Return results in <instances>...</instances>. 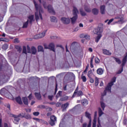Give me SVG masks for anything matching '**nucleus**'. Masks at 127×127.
Listing matches in <instances>:
<instances>
[{
  "label": "nucleus",
  "mask_w": 127,
  "mask_h": 127,
  "mask_svg": "<svg viewBox=\"0 0 127 127\" xmlns=\"http://www.w3.org/2000/svg\"><path fill=\"white\" fill-rule=\"evenodd\" d=\"M90 67L91 68H94V65H93L92 62H90Z\"/></svg>",
  "instance_id": "obj_58"
},
{
  "label": "nucleus",
  "mask_w": 127,
  "mask_h": 127,
  "mask_svg": "<svg viewBox=\"0 0 127 127\" xmlns=\"http://www.w3.org/2000/svg\"><path fill=\"white\" fill-rule=\"evenodd\" d=\"M94 58H95V56H93L91 58L90 62H92V63H93V60H94Z\"/></svg>",
  "instance_id": "obj_55"
},
{
  "label": "nucleus",
  "mask_w": 127,
  "mask_h": 127,
  "mask_svg": "<svg viewBox=\"0 0 127 127\" xmlns=\"http://www.w3.org/2000/svg\"><path fill=\"white\" fill-rule=\"evenodd\" d=\"M79 89V87L77 86L76 89L74 91V92L73 93V97H74V96H76V95L77 96H83V92H82V91L79 90L78 91V90Z\"/></svg>",
  "instance_id": "obj_8"
},
{
  "label": "nucleus",
  "mask_w": 127,
  "mask_h": 127,
  "mask_svg": "<svg viewBox=\"0 0 127 127\" xmlns=\"http://www.w3.org/2000/svg\"><path fill=\"white\" fill-rule=\"evenodd\" d=\"M39 109H45V106L43 105H40L38 106Z\"/></svg>",
  "instance_id": "obj_43"
},
{
  "label": "nucleus",
  "mask_w": 127,
  "mask_h": 127,
  "mask_svg": "<svg viewBox=\"0 0 127 127\" xmlns=\"http://www.w3.org/2000/svg\"><path fill=\"white\" fill-rule=\"evenodd\" d=\"M33 115H34V116H39V112H34L33 113Z\"/></svg>",
  "instance_id": "obj_46"
},
{
  "label": "nucleus",
  "mask_w": 127,
  "mask_h": 127,
  "mask_svg": "<svg viewBox=\"0 0 127 127\" xmlns=\"http://www.w3.org/2000/svg\"><path fill=\"white\" fill-rule=\"evenodd\" d=\"M98 111L99 117H102V115H104V112H103V111H102V109H101V108H99L98 109Z\"/></svg>",
  "instance_id": "obj_33"
},
{
  "label": "nucleus",
  "mask_w": 127,
  "mask_h": 127,
  "mask_svg": "<svg viewBox=\"0 0 127 127\" xmlns=\"http://www.w3.org/2000/svg\"><path fill=\"white\" fill-rule=\"evenodd\" d=\"M116 62H117V63H118V64H121V63H122V62L121 61V60H120V59L119 58H117L115 57H114Z\"/></svg>",
  "instance_id": "obj_36"
},
{
  "label": "nucleus",
  "mask_w": 127,
  "mask_h": 127,
  "mask_svg": "<svg viewBox=\"0 0 127 127\" xmlns=\"http://www.w3.org/2000/svg\"><path fill=\"white\" fill-rule=\"evenodd\" d=\"M35 95L36 98L38 99V100H41V95L40 94V93H35Z\"/></svg>",
  "instance_id": "obj_27"
},
{
  "label": "nucleus",
  "mask_w": 127,
  "mask_h": 127,
  "mask_svg": "<svg viewBox=\"0 0 127 127\" xmlns=\"http://www.w3.org/2000/svg\"><path fill=\"white\" fill-rule=\"evenodd\" d=\"M14 42L15 43H18L19 42V40H18V39H15Z\"/></svg>",
  "instance_id": "obj_54"
},
{
  "label": "nucleus",
  "mask_w": 127,
  "mask_h": 127,
  "mask_svg": "<svg viewBox=\"0 0 127 127\" xmlns=\"http://www.w3.org/2000/svg\"><path fill=\"white\" fill-rule=\"evenodd\" d=\"M22 101L24 105H28V99H27V97H23Z\"/></svg>",
  "instance_id": "obj_24"
},
{
  "label": "nucleus",
  "mask_w": 127,
  "mask_h": 127,
  "mask_svg": "<svg viewBox=\"0 0 127 127\" xmlns=\"http://www.w3.org/2000/svg\"><path fill=\"white\" fill-rule=\"evenodd\" d=\"M22 118H25V119H26L27 120H31V116L29 114L26 116L22 115Z\"/></svg>",
  "instance_id": "obj_29"
},
{
  "label": "nucleus",
  "mask_w": 127,
  "mask_h": 127,
  "mask_svg": "<svg viewBox=\"0 0 127 127\" xmlns=\"http://www.w3.org/2000/svg\"><path fill=\"white\" fill-rule=\"evenodd\" d=\"M51 121L50 122V124L52 126H54L55 125V122H56L57 118L55 116H52L50 117Z\"/></svg>",
  "instance_id": "obj_11"
},
{
  "label": "nucleus",
  "mask_w": 127,
  "mask_h": 127,
  "mask_svg": "<svg viewBox=\"0 0 127 127\" xmlns=\"http://www.w3.org/2000/svg\"><path fill=\"white\" fill-rule=\"evenodd\" d=\"M81 104L83 106H87L88 105V100L87 99H84L81 101Z\"/></svg>",
  "instance_id": "obj_31"
},
{
  "label": "nucleus",
  "mask_w": 127,
  "mask_h": 127,
  "mask_svg": "<svg viewBox=\"0 0 127 127\" xmlns=\"http://www.w3.org/2000/svg\"><path fill=\"white\" fill-rule=\"evenodd\" d=\"M51 114H52L51 112H49V113H48L47 114V116L48 117H49L50 116H51Z\"/></svg>",
  "instance_id": "obj_59"
},
{
  "label": "nucleus",
  "mask_w": 127,
  "mask_h": 127,
  "mask_svg": "<svg viewBox=\"0 0 127 127\" xmlns=\"http://www.w3.org/2000/svg\"><path fill=\"white\" fill-rule=\"evenodd\" d=\"M124 66H122V70H120L117 72V74H121L122 73V72H123V68Z\"/></svg>",
  "instance_id": "obj_53"
},
{
  "label": "nucleus",
  "mask_w": 127,
  "mask_h": 127,
  "mask_svg": "<svg viewBox=\"0 0 127 127\" xmlns=\"http://www.w3.org/2000/svg\"><path fill=\"white\" fill-rule=\"evenodd\" d=\"M116 79L117 78H116V77H113L112 79V81L108 83V85L105 88V90H104L103 94H102V96L103 97L107 95V91L109 93L111 92V90H112V86H113V85H114V83H115Z\"/></svg>",
  "instance_id": "obj_2"
},
{
  "label": "nucleus",
  "mask_w": 127,
  "mask_h": 127,
  "mask_svg": "<svg viewBox=\"0 0 127 127\" xmlns=\"http://www.w3.org/2000/svg\"><path fill=\"white\" fill-rule=\"evenodd\" d=\"M0 94L2 96H3V95H6L7 94H9V92L7 90V87H4L3 88H2L0 90Z\"/></svg>",
  "instance_id": "obj_10"
},
{
  "label": "nucleus",
  "mask_w": 127,
  "mask_h": 127,
  "mask_svg": "<svg viewBox=\"0 0 127 127\" xmlns=\"http://www.w3.org/2000/svg\"><path fill=\"white\" fill-rule=\"evenodd\" d=\"M15 101L19 105H22V101L21 100V98L20 96H18L15 98Z\"/></svg>",
  "instance_id": "obj_18"
},
{
  "label": "nucleus",
  "mask_w": 127,
  "mask_h": 127,
  "mask_svg": "<svg viewBox=\"0 0 127 127\" xmlns=\"http://www.w3.org/2000/svg\"><path fill=\"white\" fill-rule=\"evenodd\" d=\"M81 78L82 79L83 82H86L87 81V78L83 74H81Z\"/></svg>",
  "instance_id": "obj_35"
},
{
  "label": "nucleus",
  "mask_w": 127,
  "mask_h": 127,
  "mask_svg": "<svg viewBox=\"0 0 127 127\" xmlns=\"http://www.w3.org/2000/svg\"><path fill=\"white\" fill-rule=\"evenodd\" d=\"M2 120L0 119V127H2V125H1Z\"/></svg>",
  "instance_id": "obj_61"
},
{
  "label": "nucleus",
  "mask_w": 127,
  "mask_h": 127,
  "mask_svg": "<svg viewBox=\"0 0 127 127\" xmlns=\"http://www.w3.org/2000/svg\"><path fill=\"white\" fill-rule=\"evenodd\" d=\"M97 73L98 74V75H102V74L104 73V70L103 68H99L97 70Z\"/></svg>",
  "instance_id": "obj_23"
},
{
  "label": "nucleus",
  "mask_w": 127,
  "mask_h": 127,
  "mask_svg": "<svg viewBox=\"0 0 127 127\" xmlns=\"http://www.w3.org/2000/svg\"><path fill=\"white\" fill-rule=\"evenodd\" d=\"M17 49H18V51H21V47L19 46H16L15 47Z\"/></svg>",
  "instance_id": "obj_51"
},
{
  "label": "nucleus",
  "mask_w": 127,
  "mask_h": 127,
  "mask_svg": "<svg viewBox=\"0 0 127 127\" xmlns=\"http://www.w3.org/2000/svg\"><path fill=\"white\" fill-rule=\"evenodd\" d=\"M127 53H126V55L124 56V57L122 60V67H124V66L126 65V63H127Z\"/></svg>",
  "instance_id": "obj_13"
},
{
  "label": "nucleus",
  "mask_w": 127,
  "mask_h": 127,
  "mask_svg": "<svg viewBox=\"0 0 127 127\" xmlns=\"http://www.w3.org/2000/svg\"><path fill=\"white\" fill-rule=\"evenodd\" d=\"M79 11L80 12L81 15L82 16H85L87 14L84 11V10H83V8H80L79 9Z\"/></svg>",
  "instance_id": "obj_26"
},
{
  "label": "nucleus",
  "mask_w": 127,
  "mask_h": 127,
  "mask_svg": "<svg viewBox=\"0 0 127 127\" xmlns=\"http://www.w3.org/2000/svg\"><path fill=\"white\" fill-rule=\"evenodd\" d=\"M98 126H99L100 127H101V120H100L99 118H98Z\"/></svg>",
  "instance_id": "obj_52"
},
{
  "label": "nucleus",
  "mask_w": 127,
  "mask_h": 127,
  "mask_svg": "<svg viewBox=\"0 0 127 127\" xmlns=\"http://www.w3.org/2000/svg\"><path fill=\"white\" fill-rule=\"evenodd\" d=\"M113 21H114V18L111 19L108 22V24L110 25L111 24V23H112V22H113Z\"/></svg>",
  "instance_id": "obj_48"
},
{
  "label": "nucleus",
  "mask_w": 127,
  "mask_h": 127,
  "mask_svg": "<svg viewBox=\"0 0 127 127\" xmlns=\"http://www.w3.org/2000/svg\"><path fill=\"white\" fill-rule=\"evenodd\" d=\"M62 94V91H59V92L58 93V95L59 96H61Z\"/></svg>",
  "instance_id": "obj_60"
},
{
  "label": "nucleus",
  "mask_w": 127,
  "mask_h": 127,
  "mask_svg": "<svg viewBox=\"0 0 127 127\" xmlns=\"http://www.w3.org/2000/svg\"><path fill=\"white\" fill-rule=\"evenodd\" d=\"M56 106L58 108L59 107H61V103H57V104H56Z\"/></svg>",
  "instance_id": "obj_50"
},
{
  "label": "nucleus",
  "mask_w": 127,
  "mask_h": 127,
  "mask_svg": "<svg viewBox=\"0 0 127 127\" xmlns=\"http://www.w3.org/2000/svg\"><path fill=\"white\" fill-rule=\"evenodd\" d=\"M101 108L103 109V111L105 110V103L103 101H101L100 102Z\"/></svg>",
  "instance_id": "obj_39"
},
{
  "label": "nucleus",
  "mask_w": 127,
  "mask_h": 127,
  "mask_svg": "<svg viewBox=\"0 0 127 127\" xmlns=\"http://www.w3.org/2000/svg\"><path fill=\"white\" fill-rule=\"evenodd\" d=\"M96 120L94 119V121H93V122L92 127H96Z\"/></svg>",
  "instance_id": "obj_45"
},
{
  "label": "nucleus",
  "mask_w": 127,
  "mask_h": 127,
  "mask_svg": "<svg viewBox=\"0 0 127 127\" xmlns=\"http://www.w3.org/2000/svg\"><path fill=\"white\" fill-rule=\"evenodd\" d=\"M89 73H90V71L88 72V76L89 78V81L91 83H94L95 80H94V79H93V78H92V77H91V76L90 75V74H89Z\"/></svg>",
  "instance_id": "obj_34"
},
{
  "label": "nucleus",
  "mask_w": 127,
  "mask_h": 127,
  "mask_svg": "<svg viewBox=\"0 0 127 127\" xmlns=\"http://www.w3.org/2000/svg\"><path fill=\"white\" fill-rule=\"evenodd\" d=\"M2 48L3 49V50H6L7 48H8V45L7 44H4L2 46Z\"/></svg>",
  "instance_id": "obj_38"
},
{
  "label": "nucleus",
  "mask_w": 127,
  "mask_h": 127,
  "mask_svg": "<svg viewBox=\"0 0 127 127\" xmlns=\"http://www.w3.org/2000/svg\"><path fill=\"white\" fill-rule=\"evenodd\" d=\"M85 117H86V118H87V119L89 120V123H91V122H92V120L91 119V114H90V113H89L88 112H85Z\"/></svg>",
  "instance_id": "obj_25"
},
{
  "label": "nucleus",
  "mask_w": 127,
  "mask_h": 127,
  "mask_svg": "<svg viewBox=\"0 0 127 127\" xmlns=\"http://www.w3.org/2000/svg\"><path fill=\"white\" fill-rule=\"evenodd\" d=\"M30 24H32L33 21H34V15H31L28 17Z\"/></svg>",
  "instance_id": "obj_14"
},
{
  "label": "nucleus",
  "mask_w": 127,
  "mask_h": 127,
  "mask_svg": "<svg viewBox=\"0 0 127 127\" xmlns=\"http://www.w3.org/2000/svg\"><path fill=\"white\" fill-rule=\"evenodd\" d=\"M43 47L41 46H39L38 47V51L39 52H43Z\"/></svg>",
  "instance_id": "obj_37"
},
{
  "label": "nucleus",
  "mask_w": 127,
  "mask_h": 127,
  "mask_svg": "<svg viewBox=\"0 0 127 127\" xmlns=\"http://www.w3.org/2000/svg\"><path fill=\"white\" fill-rule=\"evenodd\" d=\"M42 4L44 8H48L49 12L53 13V14H55V11H54V9H53V7H52V6L51 5H49L47 7V6L46 5V2L44 1H43Z\"/></svg>",
  "instance_id": "obj_4"
},
{
  "label": "nucleus",
  "mask_w": 127,
  "mask_h": 127,
  "mask_svg": "<svg viewBox=\"0 0 127 127\" xmlns=\"http://www.w3.org/2000/svg\"><path fill=\"white\" fill-rule=\"evenodd\" d=\"M50 19H51V22H56L57 21V19L55 16H51Z\"/></svg>",
  "instance_id": "obj_28"
},
{
  "label": "nucleus",
  "mask_w": 127,
  "mask_h": 127,
  "mask_svg": "<svg viewBox=\"0 0 127 127\" xmlns=\"http://www.w3.org/2000/svg\"><path fill=\"white\" fill-rule=\"evenodd\" d=\"M84 9L86 12H91V8L88 4H85L84 5Z\"/></svg>",
  "instance_id": "obj_20"
},
{
  "label": "nucleus",
  "mask_w": 127,
  "mask_h": 127,
  "mask_svg": "<svg viewBox=\"0 0 127 127\" xmlns=\"http://www.w3.org/2000/svg\"><path fill=\"white\" fill-rule=\"evenodd\" d=\"M95 63H99L100 62V60L98 58H96L95 60Z\"/></svg>",
  "instance_id": "obj_49"
},
{
  "label": "nucleus",
  "mask_w": 127,
  "mask_h": 127,
  "mask_svg": "<svg viewBox=\"0 0 127 127\" xmlns=\"http://www.w3.org/2000/svg\"><path fill=\"white\" fill-rule=\"evenodd\" d=\"M28 98L29 99V100H32V95H31V94L29 95V96H28Z\"/></svg>",
  "instance_id": "obj_56"
},
{
  "label": "nucleus",
  "mask_w": 127,
  "mask_h": 127,
  "mask_svg": "<svg viewBox=\"0 0 127 127\" xmlns=\"http://www.w3.org/2000/svg\"><path fill=\"white\" fill-rule=\"evenodd\" d=\"M92 13L94 14L97 15L98 13H99V9L95 8L92 9Z\"/></svg>",
  "instance_id": "obj_30"
},
{
  "label": "nucleus",
  "mask_w": 127,
  "mask_h": 127,
  "mask_svg": "<svg viewBox=\"0 0 127 127\" xmlns=\"http://www.w3.org/2000/svg\"><path fill=\"white\" fill-rule=\"evenodd\" d=\"M4 127H8V126L7 125V124L4 123Z\"/></svg>",
  "instance_id": "obj_64"
},
{
  "label": "nucleus",
  "mask_w": 127,
  "mask_h": 127,
  "mask_svg": "<svg viewBox=\"0 0 127 127\" xmlns=\"http://www.w3.org/2000/svg\"><path fill=\"white\" fill-rule=\"evenodd\" d=\"M69 106V103H66L64 104H63L62 105V109H63V112H64V111L66 110V109H67V107Z\"/></svg>",
  "instance_id": "obj_21"
},
{
  "label": "nucleus",
  "mask_w": 127,
  "mask_h": 127,
  "mask_svg": "<svg viewBox=\"0 0 127 127\" xmlns=\"http://www.w3.org/2000/svg\"><path fill=\"white\" fill-rule=\"evenodd\" d=\"M48 99L49 100H50L51 101H52V100H53V95H49Z\"/></svg>",
  "instance_id": "obj_47"
},
{
  "label": "nucleus",
  "mask_w": 127,
  "mask_h": 127,
  "mask_svg": "<svg viewBox=\"0 0 127 127\" xmlns=\"http://www.w3.org/2000/svg\"><path fill=\"white\" fill-rule=\"evenodd\" d=\"M45 49H50L52 51H53V52H55V45L53 43L50 44L48 47L45 46Z\"/></svg>",
  "instance_id": "obj_9"
},
{
  "label": "nucleus",
  "mask_w": 127,
  "mask_h": 127,
  "mask_svg": "<svg viewBox=\"0 0 127 127\" xmlns=\"http://www.w3.org/2000/svg\"><path fill=\"white\" fill-rule=\"evenodd\" d=\"M29 20H27L26 22H25L23 24V28H27L28 25Z\"/></svg>",
  "instance_id": "obj_32"
},
{
  "label": "nucleus",
  "mask_w": 127,
  "mask_h": 127,
  "mask_svg": "<svg viewBox=\"0 0 127 127\" xmlns=\"http://www.w3.org/2000/svg\"><path fill=\"white\" fill-rule=\"evenodd\" d=\"M99 85V78H95V86L97 87Z\"/></svg>",
  "instance_id": "obj_40"
},
{
  "label": "nucleus",
  "mask_w": 127,
  "mask_h": 127,
  "mask_svg": "<svg viewBox=\"0 0 127 127\" xmlns=\"http://www.w3.org/2000/svg\"><path fill=\"white\" fill-rule=\"evenodd\" d=\"M102 36H103L102 35H97V36L95 39V42H96V43H98V42L100 41V39L102 38Z\"/></svg>",
  "instance_id": "obj_22"
},
{
  "label": "nucleus",
  "mask_w": 127,
  "mask_h": 127,
  "mask_svg": "<svg viewBox=\"0 0 127 127\" xmlns=\"http://www.w3.org/2000/svg\"><path fill=\"white\" fill-rule=\"evenodd\" d=\"M82 127H87V124L86 123L83 124Z\"/></svg>",
  "instance_id": "obj_62"
},
{
  "label": "nucleus",
  "mask_w": 127,
  "mask_h": 127,
  "mask_svg": "<svg viewBox=\"0 0 127 127\" xmlns=\"http://www.w3.org/2000/svg\"><path fill=\"white\" fill-rule=\"evenodd\" d=\"M33 120H34V121H36V122H39V119L38 118H33Z\"/></svg>",
  "instance_id": "obj_57"
},
{
  "label": "nucleus",
  "mask_w": 127,
  "mask_h": 127,
  "mask_svg": "<svg viewBox=\"0 0 127 127\" xmlns=\"http://www.w3.org/2000/svg\"><path fill=\"white\" fill-rule=\"evenodd\" d=\"M93 32L94 34L102 35V33H103V28L101 27H97L94 30Z\"/></svg>",
  "instance_id": "obj_5"
},
{
  "label": "nucleus",
  "mask_w": 127,
  "mask_h": 127,
  "mask_svg": "<svg viewBox=\"0 0 127 127\" xmlns=\"http://www.w3.org/2000/svg\"><path fill=\"white\" fill-rule=\"evenodd\" d=\"M72 13L73 15L74 16L70 18L71 20V23L72 24H74L75 22H76V20H77V18H78V13H79V11L78 10V9H77V7L75 6H73V9L72 10Z\"/></svg>",
  "instance_id": "obj_3"
},
{
  "label": "nucleus",
  "mask_w": 127,
  "mask_h": 127,
  "mask_svg": "<svg viewBox=\"0 0 127 127\" xmlns=\"http://www.w3.org/2000/svg\"><path fill=\"white\" fill-rule=\"evenodd\" d=\"M34 3L35 5V7L36 9V12L35 13V19L36 21H38L39 20V17L41 20L43 19V18L42 17V14L41 13H43V8L41 7L40 5H38L36 2L34 0Z\"/></svg>",
  "instance_id": "obj_1"
},
{
  "label": "nucleus",
  "mask_w": 127,
  "mask_h": 127,
  "mask_svg": "<svg viewBox=\"0 0 127 127\" xmlns=\"http://www.w3.org/2000/svg\"><path fill=\"white\" fill-rule=\"evenodd\" d=\"M103 54H104V55H108V56L112 55V53L110 52V51L106 49L103 50Z\"/></svg>",
  "instance_id": "obj_17"
},
{
  "label": "nucleus",
  "mask_w": 127,
  "mask_h": 127,
  "mask_svg": "<svg viewBox=\"0 0 127 127\" xmlns=\"http://www.w3.org/2000/svg\"><path fill=\"white\" fill-rule=\"evenodd\" d=\"M23 53H24L25 54H27L26 47L25 46L23 47Z\"/></svg>",
  "instance_id": "obj_41"
},
{
  "label": "nucleus",
  "mask_w": 127,
  "mask_h": 127,
  "mask_svg": "<svg viewBox=\"0 0 127 127\" xmlns=\"http://www.w3.org/2000/svg\"><path fill=\"white\" fill-rule=\"evenodd\" d=\"M36 52H37V50L34 47H32L31 49V53L33 54V55H35L36 54Z\"/></svg>",
  "instance_id": "obj_19"
},
{
  "label": "nucleus",
  "mask_w": 127,
  "mask_h": 127,
  "mask_svg": "<svg viewBox=\"0 0 127 127\" xmlns=\"http://www.w3.org/2000/svg\"><path fill=\"white\" fill-rule=\"evenodd\" d=\"M27 49L28 53H31V50H30V47H29V46H27Z\"/></svg>",
  "instance_id": "obj_42"
},
{
  "label": "nucleus",
  "mask_w": 127,
  "mask_h": 127,
  "mask_svg": "<svg viewBox=\"0 0 127 127\" xmlns=\"http://www.w3.org/2000/svg\"><path fill=\"white\" fill-rule=\"evenodd\" d=\"M13 118H14L13 119V123L15 124V125L18 124V123L19 122V120L20 119L19 118H22V115L19 114V115H12Z\"/></svg>",
  "instance_id": "obj_6"
},
{
  "label": "nucleus",
  "mask_w": 127,
  "mask_h": 127,
  "mask_svg": "<svg viewBox=\"0 0 127 127\" xmlns=\"http://www.w3.org/2000/svg\"><path fill=\"white\" fill-rule=\"evenodd\" d=\"M0 41H3L4 42H7V40H6V39H4L3 38H0Z\"/></svg>",
  "instance_id": "obj_44"
},
{
  "label": "nucleus",
  "mask_w": 127,
  "mask_h": 127,
  "mask_svg": "<svg viewBox=\"0 0 127 127\" xmlns=\"http://www.w3.org/2000/svg\"><path fill=\"white\" fill-rule=\"evenodd\" d=\"M100 12L101 14H105L106 12V6L105 5H101L100 6Z\"/></svg>",
  "instance_id": "obj_15"
},
{
  "label": "nucleus",
  "mask_w": 127,
  "mask_h": 127,
  "mask_svg": "<svg viewBox=\"0 0 127 127\" xmlns=\"http://www.w3.org/2000/svg\"><path fill=\"white\" fill-rule=\"evenodd\" d=\"M80 37L81 38H85V39H87V40H90V39L91 38L90 35L84 34L80 35Z\"/></svg>",
  "instance_id": "obj_16"
},
{
  "label": "nucleus",
  "mask_w": 127,
  "mask_h": 127,
  "mask_svg": "<svg viewBox=\"0 0 127 127\" xmlns=\"http://www.w3.org/2000/svg\"><path fill=\"white\" fill-rule=\"evenodd\" d=\"M61 20L64 24H68V23L70 22L69 18L63 17L61 18Z\"/></svg>",
  "instance_id": "obj_12"
},
{
  "label": "nucleus",
  "mask_w": 127,
  "mask_h": 127,
  "mask_svg": "<svg viewBox=\"0 0 127 127\" xmlns=\"http://www.w3.org/2000/svg\"><path fill=\"white\" fill-rule=\"evenodd\" d=\"M46 31H47V30H45L43 32L40 33L39 34L36 35L34 36V39H39V38H42L44 37L45 36Z\"/></svg>",
  "instance_id": "obj_7"
},
{
  "label": "nucleus",
  "mask_w": 127,
  "mask_h": 127,
  "mask_svg": "<svg viewBox=\"0 0 127 127\" xmlns=\"http://www.w3.org/2000/svg\"><path fill=\"white\" fill-rule=\"evenodd\" d=\"M49 104H50V105H56V103H55V102H51Z\"/></svg>",
  "instance_id": "obj_63"
}]
</instances>
